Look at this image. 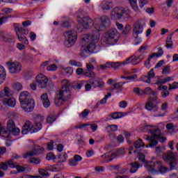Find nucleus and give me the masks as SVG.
Masks as SVG:
<instances>
[{
	"mask_svg": "<svg viewBox=\"0 0 178 178\" xmlns=\"http://www.w3.org/2000/svg\"><path fill=\"white\" fill-rule=\"evenodd\" d=\"M19 102L21 104V108L25 111V112H33L35 103L34 99L30 95V93L27 91H24L19 95Z\"/></svg>",
	"mask_w": 178,
	"mask_h": 178,
	"instance_id": "obj_5",
	"label": "nucleus"
},
{
	"mask_svg": "<svg viewBox=\"0 0 178 178\" xmlns=\"http://www.w3.org/2000/svg\"><path fill=\"white\" fill-rule=\"evenodd\" d=\"M85 72L86 77H97V74L94 72V65L91 63L86 64Z\"/></svg>",
	"mask_w": 178,
	"mask_h": 178,
	"instance_id": "obj_23",
	"label": "nucleus"
},
{
	"mask_svg": "<svg viewBox=\"0 0 178 178\" xmlns=\"http://www.w3.org/2000/svg\"><path fill=\"white\" fill-rule=\"evenodd\" d=\"M8 166L10 168H12V169H15L16 168V165H15V163L13 162V159H10L9 161H7L6 162L0 163V169L1 170H8ZM5 176V172L3 171H0V177H3Z\"/></svg>",
	"mask_w": 178,
	"mask_h": 178,
	"instance_id": "obj_17",
	"label": "nucleus"
},
{
	"mask_svg": "<svg viewBox=\"0 0 178 178\" xmlns=\"http://www.w3.org/2000/svg\"><path fill=\"white\" fill-rule=\"evenodd\" d=\"M145 95H156V92L152 90L150 87H147L142 90V98H145Z\"/></svg>",
	"mask_w": 178,
	"mask_h": 178,
	"instance_id": "obj_27",
	"label": "nucleus"
},
{
	"mask_svg": "<svg viewBox=\"0 0 178 178\" xmlns=\"http://www.w3.org/2000/svg\"><path fill=\"white\" fill-rule=\"evenodd\" d=\"M72 88H74V90H81V87H83L82 83L79 82H73L71 83Z\"/></svg>",
	"mask_w": 178,
	"mask_h": 178,
	"instance_id": "obj_41",
	"label": "nucleus"
},
{
	"mask_svg": "<svg viewBox=\"0 0 178 178\" xmlns=\"http://www.w3.org/2000/svg\"><path fill=\"white\" fill-rule=\"evenodd\" d=\"M3 38V41H5V42H12V41H13V36L8 33H4Z\"/></svg>",
	"mask_w": 178,
	"mask_h": 178,
	"instance_id": "obj_42",
	"label": "nucleus"
},
{
	"mask_svg": "<svg viewBox=\"0 0 178 178\" xmlns=\"http://www.w3.org/2000/svg\"><path fill=\"white\" fill-rule=\"evenodd\" d=\"M134 92L136 94V95H138L141 98H143V90H140L139 88H134Z\"/></svg>",
	"mask_w": 178,
	"mask_h": 178,
	"instance_id": "obj_56",
	"label": "nucleus"
},
{
	"mask_svg": "<svg viewBox=\"0 0 178 178\" xmlns=\"http://www.w3.org/2000/svg\"><path fill=\"white\" fill-rule=\"evenodd\" d=\"M110 97H112V93L111 92L107 93V95L104 96V98H103L100 101L101 105H105V104H106V101H108V98H109Z\"/></svg>",
	"mask_w": 178,
	"mask_h": 178,
	"instance_id": "obj_51",
	"label": "nucleus"
},
{
	"mask_svg": "<svg viewBox=\"0 0 178 178\" xmlns=\"http://www.w3.org/2000/svg\"><path fill=\"white\" fill-rule=\"evenodd\" d=\"M36 83L39 88H46L48 86V78L42 74H40L36 76Z\"/></svg>",
	"mask_w": 178,
	"mask_h": 178,
	"instance_id": "obj_18",
	"label": "nucleus"
},
{
	"mask_svg": "<svg viewBox=\"0 0 178 178\" xmlns=\"http://www.w3.org/2000/svg\"><path fill=\"white\" fill-rule=\"evenodd\" d=\"M12 95H13V93L8 87H5L0 92V111L5 109V106L15 108L16 105V99L15 97L3 98V97H12Z\"/></svg>",
	"mask_w": 178,
	"mask_h": 178,
	"instance_id": "obj_3",
	"label": "nucleus"
},
{
	"mask_svg": "<svg viewBox=\"0 0 178 178\" xmlns=\"http://www.w3.org/2000/svg\"><path fill=\"white\" fill-rule=\"evenodd\" d=\"M48 72H55V70H57L58 66L55 64L50 65L47 67Z\"/></svg>",
	"mask_w": 178,
	"mask_h": 178,
	"instance_id": "obj_57",
	"label": "nucleus"
},
{
	"mask_svg": "<svg viewBox=\"0 0 178 178\" xmlns=\"http://www.w3.org/2000/svg\"><path fill=\"white\" fill-rule=\"evenodd\" d=\"M14 29L17 35L18 40L24 42V44H29V40L26 35L29 34V29L22 26L19 24H14Z\"/></svg>",
	"mask_w": 178,
	"mask_h": 178,
	"instance_id": "obj_11",
	"label": "nucleus"
},
{
	"mask_svg": "<svg viewBox=\"0 0 178 178\" xmlns=\"http://www.w3.org/2000/svg\"><path fill=\"white\" fill-rule=\"evenodd\" d=\"M100 23L95 24L94 27L96 33H99V31H104L106 30V27L111 26V19L106 15H103L99 18Z\"/></svg>",
	"mask_w": 178,
	"mask_h": 178,
	"instance_id": "obj_13",
	"label": "nucleus"
},
{
	"mask_svg": "<svg viewBox=\"0 0 178 178\" xmlns=\"http://www.w3.org/2000/svg\"><path fill=\"white\" fill-rule=\"evenodd\" d=\"M8 17H10L3 16V17H0V26H2V24H3V23H6V22H8Z\"/></svg>",
	"mask_w": 178,
	"mask_h": 178,
	"instance_id": "obj_63",
	"label": "nucleus"
},
{
	"mask_svg": "<svg viewBox=\"0 0 178 178\" xmlns=\"http://www.w3.org/2000/svg\"><path fill=\"white\" fill-rule=\"evenodd\" d=\"M63 74L65 76H72L73 74V68L71 67H67L63 70Z\"/></svg>",
	"mask_w": 178,
	"mask_h": 178,
	"instance_id": "obj_39",
	"label": "nucleus"
},
{
	"mask_svg": "<svg viewBox=\"0 0 178 178\" xmlns=\"http://www.w3.org/2000/svg\"><path fill=\"white\" fill-rule=\"evenodd\" d=\"M79 23H81L85 29H89V27L94 26V21H92L90 17H84Z\"/></svg>",
	"mask_w": 178,
	"mask_h": 178,
	"instance_id": "obj_24",
	"label": "nucleus"
},
{
	"mask_svg": "<svg viewBox=\"0 0 178 178\" xmlns=\"http://www.w3.org/2000/svg\"><path fill=\"white\" fill-rule=\"evenodd\" d=\"M165 47L168 49L173 48V41L172 40V39L167 38V40L165 41Z\"/></svg>",
	"mask_w": 178,
	"mask_h": 178,
	"instance_id": "obj_46",
	"label": "nucleus"
},
{
	"mask_svg": "<svg viewBox=\"0 0 178 178\" xmlns=\"http://www.w3.org/2000/svg\"><path fill=\"white\" fill-rule=\"evenodd\" d=\"M6 80V70L2 65H0V86Z\"/></svg>",
	"mask_w": 178,
	"mask_h": 178,
	"instance_id": "obj_28",
	"label": "nucleus"
},
{
	"mask_svg": "<svg viewBox=\"0 0 178 178\" xmlns=\"http://www.w3.org/2000/svg\"><path fill=\"white\" fill-rule=\"evenodd\" d=\"M124 84H126V83L124 82H120V83H114L113 90H117L118 91H122V87H123V86H124Z\"/></svg>",
	"mask_w": 178,
	"mask_h": 178,
	"instance_id": "obj_37",
	"label": "nucleus"
},
{
	"mask_svg": "<svg viewBox=\"0 0 178 178\" xmlns=\"http://www.w3.org/2000/svg\"><path fill=\"white\" fill-rule=\"evenodd\" d=\"M129 3L132 8L135 10V12H138V6H137V0H129Z\"/></svg>",
	"mask_w": 178,
	"mask_h": 178,
	"instance_id": "obj_44",
	"label": "nucleus"
},
{
	"mask_svg": "<svg viewBox=\"0 0 178 178\" xmlns=\"http://www.w3.org/2000/svg\"><path fill=\"white\" fill-rule=\"evenodd\" d=\"M62 88L60 90L58 96L54 99L56 106H60L65 101H69L72 97L70 88H69V81L65 79L61 82Z\"/></svg>",
	"mask_w": 178,
	"mask_h": 178,
	"instance_id": "obj_1",
	"label": "nucleus"
},
{
	"mask_svg": "<svg viewBox=\"0 0 178 178\" xmlns=\"http://www.w3.org/2000/svg\"><path fill=\"white\" fill-rule=\"evenodd\" d=\"M145 109L148 111V112H153V113H156V112L159 111V107H158V105L154 104V102L147 100L145 106Z\"/></svg>",
	"mask_w": 178,
	"mask_h": 178,
	"instance_id": "obj_22",
	"label": "nucleus"
},
{
	"mask_svg": "<svg viewBox=\"0 0 178 178\" xmlns=\"http://www.w3.org/2000/svg\"><path fill=\"white\" fill-rule=\"evenodd\" d=\"M143 131L145 133H151L152 136H153V138L159 140L160 143H165V141H166V138L162 136L161 134V130L158 128L154 129V126L152 125H145Z\"/></svg>",
	"mask_w": 178,
	"mask_h": 178,
	"instance_id": "obj_9",
	"label": "nucleus"
},
{
	"mask_svg": "<svg viewBox=\"0 0 178 178\" xmlns=\"http://www.w3.org/2000/svg\"><path fill=\"white\" fill-rule=\"evenodd\" d=\"M144 31V26L140 22H136L134 24V29H133V33L132 35L135 38L136 41H138L136 43H135V45H138L140 42H141V38H140V34H143Z\"/></svg>",
	"mask_w": 178,
	"mask_h": 178,
	"instance_id": "obj_14",
	"label": "nucleus"
},
{
	"mask_svg": "<svg viewBox=\"0 0 178 178\" xmlns=\"http://www.w3.org/2000/svg\"><path fill=\"white\" fill-rule=\"evenodd\" d=\"M153 97L150 96L147 101L150 102H156V104H161V100L158 99V92H156V95H152Z\"/></svg>",
	"mask_w": 178,
	"mask_h": 178,
	"instance_id": "obj_34",
	"label": "nucleus"
},
{
	"mask_svg": "<svg viewBox=\"0 0 178 178\" xmlns=\"http://www.w3.org/2000/svg\"><path fill=\"white\" fill-rule=\"evenodd\" d=\"M134 145L136 149H138L139 148H144L145 147V144L143 142V140L138 139L136 140L134 143Z\"/></svg>",
	"mask_w": 178,
	"mask_h": 178,
	"instance_id": "obj_32",
	"label": "nucleus"
},
{
	"mask_svg": "<svg viewBox=\"0 0 178 178\" xmlns=\"http://www.w3.org/2000/svg\"><path fill=\"white\" fill-rule=\"evenodd\" d=\"M64 36L65 38L64 45L67 48H71V47H73V45L76 44V41L77 40V32L75 31H66L64 33Z\"/></svg>",
	"mask_w": 178,
	"mask_h": 178,
	"instance_id": "obj_12",
	"label": "nucleus"
},
{
	"mask_svg": "<svg viewBox=\"0 0 178 178\" xmlns=\"http://www.w3.org/2000/svg\"><path fill=\"white\" fill-rule=\"evenodd\" d=\"M8 71L12 74H17L22 72V64L17 61H8L6 63Z\"/></svg>",
	"mask_w": 178,
	"mask_h": 178,
	"instance_id": "obj_15",
	"label": "nucleus"
},
{
	"mask_svg": "<svg viewBox=\"0 0 178 178\" xmlns=\"http://www.w3.org/2000/svg\"><path fill=\"white\" fill-rule=\"evenodd\" d=\"M56 119H58V117H56V115L50 114L47 119V122L49 124H52L53 122L56 120Z\"/></svg>",
	"mask_w": 178,
	"mask_h": 178,
	"instance_id": "obj_38",
	"label": "nucleus"
},
{
	"mask_svg": "<svg viewBox=\"0 0 178 178\" xmlns=\"http://www.w3.org/2000/svg\"><path fill=\"white\" fill-rule=\"evenodd\" d=\"M58 159L60 162H66V159H67V154L65 152L61 153L58 155Z\"/></svg>",
	"mask_w": 178,
	"mask_h": 178,
	"instance_id": "obj_50",
	"label": "nucleus"
},
{
	"mask_svg": "<svg viewBox=\"0 0 178 178\" xmlns=\"http://www.w3.org/2000/svg\"><path fill=\"white\" fill-rule=\"evenodd\" d=\"M110 16L113 20H127L130 17V9L116 7L112 10Z\"/></svg>",
	"mask_w": 178,
	"mask_h": 178,
	"instance_id": "obj_7",
	"label": "nucleus"
},
{
	"mask_svg": "<svg viewBox=\"0 0 178 178\" xmlns=\"http://www.w3.org/2000/svg\"><path fill=\"white\" fill-rule=\"evenodd\" d=\"M155 77V72H154V69H151L147 73V75H143L140 80L143 81V83H147V84H151V79Z\"/></svg>",
	"mask_w": 178,
	"mask_h": 178,
	"instance_id": "obj_21",
	"label": "nucleus"
},
{
	"mask_svg": "<svg viewBox=\"0 0 178 178\" xmlns=\"http://www.w3.org/2000/svg\"><path fill=\"white\" fill-rule=\"evenodd\" d=\"M163 159L165 162H169L170 170H175L178 166V154L172 151H168L163 154Z\"/></svg>",
	"mask_w": 178,
	"mask_h": 178,
	"instance_id": "obj_8",
	"label": "nucleus"
},
{
	"mask_svg": "<svg viewBox=\"0 0 178 178\" xmlns=\"http://www.w3.org/2000/svg\"><path fill=\"white\" fill-rule=\"evenodd\" d=\"M40 99L42 102L43 106L45 108H49V106H51V102L48 98V94L43 93L40 97Z\"/></svg>",
	"mask_w": 178,
	"mask_h": 178,
	"instance_id": "obj_26",
	"label": "nucleus"
},
{
	"mask_svg": "<svg viewBox=\"0 0 178 178\" xmlns=\"http://www.w3.org/2000/svg\"><path fill=\"white\" fill-rule=\"evenodd\" d=\"M152 55H154V56H156V58H160V56H162L163 55V49L162 47L158 48V52L157 53H153Z\"/></svg>",
	"mask_w": 178,
	"mask_h": 178,
	"instance_id": "obj_52",
	"label": "nucleus"
},
{
	"mask_svg": "<svg viewBox=\"0 0 178 178\" xmlns=\"http://www.w3.org/2000/svg\"><path fill=\"white\" fill-rule=\"evenodd\" d=\"M76 73L77 76H80L82 74V76H86V70H83V68H77L76 70Z\"/></svg>",
	"mask_w": 178,
	"mask_h": 178,
	"instance_id": "obj_58",
	"label": "nucleus"
},
{
	"mask_svg": "<svg viewBox=\"0 0 178 178\" xmlns=\"http://www.w3.org/2000/svg\"><path fill=\"white\" fill-rule=\"evenodd\" d=\"M70 65H71V66H76V67H82L83 64H81V63L80 62H77L74 60H71L69 61Z\"/></svg>",
	"mask_w": 178,
	"mask_h": 178,
	"instance_id": "obj_49",
	"label": "nucleus"
},
{
	"mask_svg": "<svg viewBox=\"0 0 178 178\" xmlns=\"http://www.w3.org/2000/svg\"><path fill=\"white\" fill-rule=\"evenodd\" d=\"M91 54L92 53L90 51V49L87 47V46L83 47V49H81L80 55L83 58H88Z\"/></svg>",
	"mask_w": 178,
	"mask_h": 178,
	"instance_id": "obj_29",
	"label": "nucleus"
},
{
	"mask_svg": "<svg viewBox=\"0 0 178 178\" xmlns=\"http://www.w3.org/2000/svg\"><path fill=\"white\" fill-rule=\"evenodd\" d=\"M127 115V113H122V112H115L111 115L112 119H120L122 118H124Z\"/></svg>",
	"mask_w": 178,
	"mask_h": 178,
	"instance_id": "obj_30",
	"label": "nucleus"
},
{
	"mask_svg": "<svg viewBox=\"0 0 178 178\" xmlns=\"http://www.w3.org/2000/svg\"><path fill=\"white\" fill-rule=\"evenodd\" d=\"M44 147L41 146H36L31 152L25 153L23 158L24 159H27L29 158H31V156H34V155H41V154L44 153Z\"/></svg>",
	"mask_w": 178,
	"mask_h": 178,
	"instance_id": "obj_16",
	"label": "nucleus"
},
{
	"mask_svg": "<svg viewBox=\"0 0 178 178\" xmlns=\"http://www.w3.org/2000/svg\"><path fill=\"white\" fill-rule=\"evenodd\" d=\"M0 133L4 138H12V136L17 137L20 134V129L16 127L15 120L10 119L6 122V127H3Z\"/></svg>",
	"mask_w": 178,
	"mask_h": 178,
	"instance_id": "obj_4",
	"label": "nucleus"
},
{
	"mask_svg": "<svg viewBox=\"0 0 178 178\" xmlns=\"http://www.w3.org/2000/svg\"><path fill=\"white\" fill-rule=\"evenodd\" d=\"M120 35L116 29H111L105 35L104 42L108 45H115L119 41Z\"/></svg>",
	"mask_w": 178,
	"mask_h": 178,
	"instance_id": "obj_10",
	"label": "nucleus"
},
{
	"mask_svg": "<svg viewBox=\"0 0 178 178\" xmlns=\"http://www.w3.org/2000/svg\"><path fill=\"white\" fill-rule=\"evenodd\" d=\"M99 40V33L97 32L94 35H85L81 40L82 47H87L90 54H97L99 52V47L95 44Z\"/></svg>",
	"mask_w": 178,
	"mask_h": 178,
	"instance_id": "obj_2",
	"label": "nucleus"
},
{
	"mask_svg": "<svg viewBox=\"0 0 178 178\" xmlns=\"http://www.w3.org/2000/svg\"><path fill=\"white\" fill-rule=\"evenodd\" d=\"M88 83H90V84H91L92 87L94 88H97V87H99V88H102L104 84V81L97 76L90 77V79L88 81Z\"/></svg>",
	"mask_w": 178,
	"mask_h": 178,
	"instance_id": "obj_19",
	"label": "nucleus"
},
{
	"mask_svg": "<svg viewBox=\"0 0 178 178\" xmlns=\"http://www.w3.org/2000/svg\"><path fill=\"white\" fill-rule=\"evenodd\" d=\"M90 110L88 109H85L81 114L79 116H81L82 118V119H86V118H87L90 113Z\"/></svg>",
	"mask_w": 178,
	"mask_h": 178,
	"instance_id": "obj_55",
	"label": "nucleus"
},
{
	"mask_svg": "<svg viewBox=\"0 0 178 178\" xmlns=\"http://www.w3.org/2000/svg\"><path fill=\"white\" fill-rule=\"evenodd\" d=\"M101 8L102 10H111L113 8V3L109 0H104L102 2Z\"/></svg>",
	"mask_w": 178,
	"mask_h": 178,
	"instance_id": "obj_25",
	"label": "nucleus"
},
{
	"mask_svg": "<svg viewBox=\"0 0 178 178\" xmlns=\"http://www.w3.org/2000/svg\"><path fill=\"white\" fill-rule=\"evenodd\" d=\"M33 127H34L33 129L35 130V133L40 131V130L42 129V124H41V122H35L33 124Z\"/></svg>",
	"mask_w": 178,
	"mask_h": 178,
	"instance_id": "obj_48",
	"label": "nucleus"
},
{
	"mask_svg": "<svg viewBox=\"0 0 178 178\" xmlns=\"http://www.w3.org/2000/svg\"><path fill=\"white\" fill-rule=\"evenodd\" d=\"M169 91L172 90H176V88H178V83L177 82H174L172 84L169 83Z\"/></svg>",
	"mask_w": 178,
	"mask_h": 178,
	"instance_id": "obj_60",
	"label": "nucleus"
},
{
	"mask_svg": "<svg viewBox=\"0 0 178 178\" xmlns=\"http://www.w3.org/2000/svg\"><path fill=\"white\" fill-rule=\"evenodd\" d=\"M154 58V55H151L146 61L144 62V65L146 67H151V60Z\"/></svg>",
	"mask_w": 178,
	"mask_h": 178,
	"instance_id": "obj_53",
	"label": "nucleus"
},
{
	"mask_svg": "<svg viewBox=\"0 0 178 178\" xmlns=\"http://www.w3.org/2000/svg\"><path fill=\"white\" fill-rule=\"evenodd\" d=\"M122 63H122L120 64V63H119V62H115V63L108 62V64H110L109 67L110 68L111 67L112 69H114V70H118V69H119V67H120V65H123Z\"/></svg>",
	"mask_w": 178,
	"mask_h": 178,
	"instance_id": "obj_36",
	"label": "nucleus"
},
{
	"mask_svg": "<svg viewBox=\"0 0 178 178\" xmlns=\"http://www.w3.org/2000/svg\"><path fill=\"white\" fill-rule=\"evenodd\" d=\"M140 164L138 163H131V169L129 170L130 173H136L138 169H140Z\"/></svg>",
	"mask_w": 178,
	"mask_h": 178,
	"instance_id": "obj_33",
	"label": "nucleus"
},
{
	"mask_svg": "<svg viewBox=\"0 0 178 178\" xmlns=\"http://www.w3.org/2000/svg\"><path fill=\"white\" fill-rule=\"evenodd\" d=\"M38 172L41 176H43V177H49V172L44 168H40L38 170Z\"/></svg>",
	"mask_w": 178,
	"mask_h": 178,
	"instance_id": "obj_45",
	"label": "nucleus"
},
{
	"mask_svg": "<svg viewBox=\"0 0 178 178\" xmlns=\"http://www.w3.org/2000/svg\"><path fill=\"white\" fill-rule=\"evenodd\" d=\"M28 163H34L35 165H40L41 163V159L38 158H31L28 160Z\"/></svg>",
	"mask_w": 178,
	"mask_h": 178,
	"instance_id": "obj_47",
	"label": "nucleus"
},
{
	"mask_svg": "<svg viewBox=\"0 0 178 178\" xmlns=\"http://www.w3.org/2000/svg\"><path fill=\"white\" fill-rule=\"evenodd\" d=\"M138 76L137 74H134L131 76H126V80H129V81H134L136 80Z\"/></svg>",
	"mask_w": 178,
	"mask_h": 178,
	"instance_id": "obj_62",
	"label": "nucleus"
},
{
	"mask_svg": "<svg viewBox=\"0 0 178 178\" xmlns=\"http://www.w3.org/2000/svg\"><path fill=\"white\" fill-rule=\"evenodd\" d=\"M138 58L136 56H132L128 58L126 61L122 62V65H126L127 63H134V62H137Z\"/></svg>",
	"mask_w": 178,
	"mask_h": 178,
	"instance_id": "obj_35",
	"label": "nucleus"
},
{
	"mask_svg": "<svg viewBox=\"0 0 178 178\" xmlns=\"http://www.w3.org/2000/svg\"><path fill=\"white\" fill-rule=\"evenodd\" d=\"M106 130L108 133H112V131H116L118 130V125L112 124L111 126L106 127Z\"/></svg>",
	"mask_w": 178,
	"mask_h": 178,
	"instance_id": "obj_43",
	"label": "nucleus"
},
{
	"mask_svg": "<svg viewBox=\"0 0 178 178\" xmlns=\"http://www.w3.org/2000/svg\"><path fill=\"white\" fill-rule=\"evenodd\" d=\"M156 140L154 138L153 136H152V138L149 140L150 144L149 145V147H155V145H158V141H156Z\"/></svg>",
	"mask_w": 178,
	"mask_h": 178,
	"instance_id": "obj_54",
	"label": "nucleus"
},
{
	"mask_svg": "<svg viewBox=\"0 0 178 178\" xmlns=\"http://www.w3.org/2000/svg\"><path fill=\"white\" fill-rule=\"evenodd\" d=\"M139 1V6L140 8H144L145 5H147L148 0H138Z\"/></svg>",
	"mask_w": 178,
	"mask_h": 178,
	"instance_id": "obj_64",
	"label": "nucleus"
},
{
	"mask_svg": "<svg viewBox=\"0 0 178 178\" xmlns=\"http://www.w3.org/2000/svg\"><path fill=\"white\" fill-rule=\"evenodd\" d=\"M69 165L70 166H77V165H79V163L74 159V158H73L70 159Z\"/></svg>",
	"mask_w": 178,
	"mask_h": 178,
	"instance_id": "obj_61",
	"label": "nucleus"
},
{
	"mask_svg": "<svg viewBox=\"0 0 178 178\" xmlns=\"http://www.w3.org/2000/svg\"><path fill=\"white\" fill-rule=\"evenodd\" d=\"M22 134H28V133L33 134V133H35L34 130V125L33 124V123H31L29 120L26 121L25 124L22 127Z\"/></svg>",
	"mask_w": 178,
	"mask_h": 178,
	"instance_id": "obj_20",
	"label": "nucleus"
},
{
	"mask_svg": "<svg viewBox=\"0 0 178 178\" xmlns=\"http://www.w3.org/2000/svg\"><path fill=\"white\" fill-rule=\"evenodd\" d=\"M131 31V26L129 24H127L123 29L122 33L124 35H129L130 31Z\"/></svg>",
	"mask_w": 178,
	"mask_h": 178,
	"instance_id": "obj_40",
	"label": "nucleus"
},
{
	"mask_svg": "<svg viewBox=\"0 0 178 178\" xmlns=\"http://www.w3.org/2000/svg\"><path fill=\"white\" fill-rule=\"evenodd\" d=\"M55 154L53 152H49L46 156L47 161H52L53 159H55Z\"/></svg>",
	"mask_w": 178,
	"mask_h": 178,
	"instance_id": "obj_59",
	"label": "nucleus"
},
{
	"mask_svg": "<svg viewBox=\"0 0 178 178\" xmlns=\"http://www.w3.org/2000/svg\"><path fill=\"white\" fill-rule=\"evenodd\" d=\"M84 15H86V12L81 8L77 10L76 12V18L77 22H80L81 20H83V18L84 17Z\"/></svg>",
	"mask_w": 178,
	"mask_h": 178,
	"instance_id": "obj_31",
	"label": "nucleus"
},
{
	"mask_svg": "<svg viewBox=\"0 0 178 178\" xmlns=\"http://www.w3.org/2000/svg\"><path fill=\"white\" fill-rule=\"evenodd\" d=\"M145 168H146L151 175L156 173L155 168L159 169V172L161 175H165V173H168V172H169V168L163 166V165H162V162L156 160L155 157H152L151 161H147L145 165Z\"/></svg>",
	"mask_w": 178,
	"mask_h": 178,
	"instance_id": "obj_6",
	"label": "nucleus"
}]
</instances>
